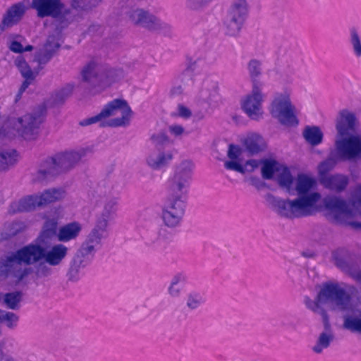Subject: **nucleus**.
<instances>
[{
	"label": "nucleus",
	"instance_id": "28",
	"mask_svg": "<svg viewBox=\"0 0 361 361\" xmlns=\"http://www.w3.org/2000/svg\"><path fill=\"white\" fill-rule=\"evenodd\" d=\"M334 259L336 265L338 268L347 272L357 281H361V270L357 265H355L350 262L346 260L343 257L338 254H334Z\"/></svg>",
	"mask_w": 361,
	"mask_h": 361
},
{
	"label": "nucleus",
	"instance_id": "56",
	"mask_svg": "<svg viewBox=\"0 0 361 361\" xmlns=\"http://www.w3.org/2000/svg\"><path fill=\"white\" fill-rule=\"evenodd\" d=\"M353 209L360 214H361V186L359 187L355 196L352 201Z\"/></svg>",
	"mask_w": 361,
	"mask_h": 361
},
{
	"label": "nucleus",
	"instance_id": "58",
	"mask_svg": "<svg viewBox=\"0 0 361 361\" xmlns=\"http://www.w3.org/2000/svg\"><path fill=\"white\" fill-rule=\"evenodd\" d=\"M168 293L172 298H179L181 294V288L179 287L178 286H176V285L170 283V285L168 288Z\"/></svg>",
	"mask_w": 361,
	"mask_h": 361
},
{
	"label": "nucleus",
	"instance_id": "6",
	"mask_svg": "<svg viewBox=\"0 0 361 361\" xmlns=\"http://www.w3.org/2000/svg\"><path fill=\"white\" fill-rule=\"evenodd\" d=\"M361 158V139L350 136L336 142V152H331L326 159L318 166L319 179L329 176L338 161H352Z\"/></svg>",
	"mask_w": 361,
	"mask_h": 361
},
{
	"label": "nucleus",
	"instance_id": "41",
	"mask_svg": "<svg viewBox=\"0 0 361 361\" xmlns=\"http://www.w3.org/2000/svg\"><path fill=\"white\" fill-rule=\"evenodd\" d=\"M150 140L154 147L159 151L172 143L171 139L164 130L153 133L150 137Z\"/></svg>",
	"mask_w": 361,
	"mask_h": 361
},
{
	"label": "nucleus",
	"instance_id": "1",
	"mask_svg": "<svg viewBox=\"0 0 361 361\" xmlns=\"http://www.w3.org/2000/svg\"><path fill=\"white\" fill-rule=\"evenodd\" d=\"M318 300L331 303L334 310L343 313L345 329L361 334V308L352 304L351 296L344 288L336 283H324L318 293Z\"/></svg>",
	"mask_w": 361,
	"mask_h": 361
},
{
	"label": "nucleus",
	"instance_id": "10",
	"mask_svg": "<svg viewBox=\"0 0 361 361\" xmlns=\"http://www.w3.org/2000/svg\"><path fill=\"white\" fill-rule=\"evenodd\" d=\"M187 197L168 193L161 209V219L165 226L176 228L180 226L186 207Z\"/></svg>",
	"mask_w": 361,
	"mask_h": 361
},
{
	"label": "nucleus",
	"instance_id": "33",
	"mask_svg": "<svg viewBox=\"0 0 361 361\" xmlns=\"http://www.w3.org/2000/svg\"><path fill=\"white\" fill-rule=\"evenodd\" d=\"M302 136L312 146H317L322 142L324 135L319 127L307 126L303 130Z\"/></svg>",
	"mask_w": 361,
	"mask_h": 361
},
{
	"label": "nucleus",
	"instance_id": "11",
	"mask_svg": "<svg viewBox=\"0 0 361 361\" xmlns=\"http://www.w3.org/2000/svg\"><path fill=\"white\" fill-rule=\"evenodd\" d=\"M194 164L191 161H183L169 180L168 193L187 197L188 188L192 179Z\"/></svg>",
	"mask_w": 361,
	"mask_h": 361
},
{
	"label": "nucleus",
	"instance_id": "52",
	"mask_svg": "<svg viewBox=\"0 0 361 361\" xmlns=\"http://www.w3.org/2000/svg\"><path fill=\"white\" fill-rule=\"evenodd\" d=\"M60 44L54 35H49L44 44V49L49 50L54 55L60 47Z\"/></svg>",
	"mask_w": 361,
	"mask_h": 361
},
{
	"label": "nucleus",
	"instance_id": "20",
	"mask_svg": "<svg viewBox=\"0 0 361 361\" xmlns=\"http://www.w3.org/2000/svg\"><path fill=\"white\" fill-rule=\"evenodd\" d=\"M34 267H25L23 269L18 270V275L13 278L15 281L18 283L30 274H34L36 279H45L51 276L54 274V269L51 265L47 262L46 259H42L33 265Z\"/></svg>",
	"mask_w": 361,
	"mask_h": 361
},
{
	"label": "nucleus",
	"instance_id": "37",
	"mask_svg": "<svg viewBox=\"0 0 361 361\" xmlns=\"http://www.w3.org/2000/svg\"><path fill=\"white\" fill-rule=\"evenodd\" d=\"M95 68L96 63L94 61H90L82 68L81 71L82 81L89 83L93 87H96L99 85V80Z\"/></svg>",
	"mask_w": 361,
	"mask_h": 361
},
{
	"label": "nucleus",
	"instance_id": "45",
	"mask_svg": "<svg viewBox=\"0 0 361 361\" xmlns=\"http://www.w3.org/2000/svg\"><path fill=\"white\" fill-rule=\"evenodd\" d=\"M73 85L67 84L52 96L53 103L56 105L63 104L69 97L73 90Z\"/></svg>",
	"mask_w": 361,
	"mask_h": 361
},
{
	"label": "nucleus",
	"instance_id": "55",
	"mask_svg": "<svg viewBox=\"0 0 361 361\" xmlns=\"http://www.w3.org/2000/svg\"><path fill=\"white\" fill-rule=\"evenodd\" d=\"M241 149L239 146L233 144L229 145L227 156L232 160H236L241 154Z\"/></svg>",
	"mask_w": 361,
	"mask_h": 361
},
{
	"label": "nucleus",
	"instance_id": "44",
	"mask_svg": "<svg viewBox=\"0 0 361 361\" xmlns=\"http://www.w3.org/2000/svg\"><path fill=\"white\" fill-rule=\"evenodd\" d=\"M205 302L202 295L197 291H191L187 295L186 306L190 310H195Z\"/></svg>",
	"mask_w": 361,
	"mask_h": 361
},
{
	"label": "nucleus",
	"instance_id": "30",
	"mask_svg": "<svg viewBox=\"0 0 361 361\" xmlns=\"http://www.w3.org/2000/svg\"><path fill=\"white\" fill-rule=\"evenodd\" d=\"M247 71L252 87H264V82L260 80L259 78L262 73V63L260 61L252 59L247 63Z\"/></svg>",
	"mask_w": 361,
	"mask_h": 361
},
{
	"label": "nucleus",
	"instance_id": "35",
	"mask_svg": "<svg viewBox=\"0 0 361 361\" xmlns=\"http://www.w3.org/2000/svg\"><path fill=\"white\" fill-rule=\"evenodd\" d=\"M38 207L37 197L30 196L20 200L18 203L11 205L10 212L12 213L29 212Z\"/></svg>",
	"mask_w": 361,
	"mask_h": 361
},
{
	"label": "nucleus",
	"instance_id": "54",
	"mask_svg": "<svg viewBox=\"0 0 361 361\" xmlns=\"http://www.w3.org/2000/svg\"><path fill=\"white\" fill-rule=\"evenodd\" d=\"M335 221L341 225L349 226L355 230L361 231V222L359 221H347L345 219H342L340 214L335 216Z\"/></svg>",
	"mask_w": 361,
	"mask_h": 361
},
{
	"label": "nucleus",
	"instance_id": "23",
	"mask_svg": "<svg viewBox=\"0 0 361 361\" xmlns=\"http://www.w3.org/2000/svg\"><path fill=\"white\" fill-rule=\"evenodd\" d=\"M356 121V116L354 113L350 112L347 109L341 111L336 125L338 135L343 137L348 135L349 131H354Z\"/></svg>",
	"mask_w": 361,
	"mask_h": 361
},
{
	"label": "nucleus",
	"instance_id": "13",
	"mask_svg": "<svg viewBox=\"0 0 361 361\" xmlns=\"http://www.w3.org/2000/svg\"><path fill=\"white\" fill-rule=\"evenodd\" d=\"M295 111V107L288 97L276 98L271 103L270 114L282 126L296 127L299 124V120Z\"/></svg>",
	"mask_w": 361,
	"mask_h": 361
},
{
	"label": "nucleus",
	"instance_id": "32",
	"mask_svg": "<svg viewBox=\"0 0 361 361\" xmlns=\"http://www.w3.org/2000/svg\"><path fill=\"white\" fill-rule=\"evenodd\" d=\"M173 155L171 152H160L157 156L151 154L147 158V164L154 170H159L167 166L172 160Z\"/></svg>",
	"mask_w": 361,
	"mask_h": 361
},
{
	"label": "nucleus",
	"instance_id": "39",
	"mask_svg": "<svg viewBox=\"0 0 361 361\" xmlns=\"http://www.w3.org/2000/svg\"><path fill=\"white\" fill-rule=\"evenodd\" d=\"M18 154L16 149L0 152V171H6L18 161Z\"/></svg>",
	"mask_w": 361,
	"mask_h": 361
},
{
	"label": "nucleus",
	"instance_id": "36",
	"mask_svg": "<svg viewBox=\"0 0 361 361\" xmlns=\"http://www.w3.org/2000/svg\"><path fill=\"white\" fill-rule=\"evenodd\" d=\"M64 191L61 189L52 188L45 190L40 196H37L38 207L58 201L63 197Z\"/></svg>",
	"mask_w": 361,
	"mask_h": 361
},
{
	"label": "nucleus",
	"instance_id": "29",
	"mask_svg": "<svg viewBox=\"0 0 361 361\" xmlns=\"http://www.w3.org/2000/svg\"><path fill=\"white\" fill-rule=\"evenodd\" d=\"M246 150L250 155L257 154L265 150L267 145L263 137L258 134L248 136L244 142Z\"/></svg>",
	"mask_w": 361,
	"mask_h": 361
},
{
	"label": "nucleus",
	"instance_id": "43",
	"mask_svg": "<svg viewBox=\"0 0 361 361\" xmlns=\"http://www.w3.org/2000/svg\"><path fill=\"white\" fill-rule=\"evenodd\" d=\"M349 43L351 45L352 51L357 58L361 57V36L355 27L350 30Z\"/></svg>",
	"mask_w": 361,
	"mask_h": 361
},
{
	"label": "nucleus",
	"instance_id": "38",
	"mask_svg": "<svg viewBox=\"0 0 361 361\" xmlns=\"http://www.w3.org/2000/svg\"><path fill=\"white\" fill-rule=\"evenodd\" d=\"M21 291H13L6 293L3 295V304L12 310H17L20 307V302L23 299Z\"/></svg>",
	"mask_w": 361,
	"mask_h": 361
},
{
	"label": "nucleus",
	"instance_id": "9",
	"mask_svg": "<svg viewBox=\"0 0 361 361\" xmlns=\"http://www.w3.org/2000/svg\"><path fill=\"white\" fill-rule=\"evenodd\" d=\"M247 13L248 6L246 0H234L223 21L225 35L229 37H237L242 29Z\"/></svg>",
	"mask_w": 361,
	"mask_h": 361
},
{
	"label": "nucleus",
	"instance_id": "8",
	"mask_svg": "<svg viewBox=\"0 0 361 361\" xmlns=\"http://www.w3.org/2000/svg\"><path fill=\"white\" fill-rule=\"evenodd\" d=\"M129 20L135 25L166 37H171L172 27L166 22L143 8L132 9L128 12Z\"/></svg>",
	"mask_w": 361,
	"mask_h": 361
},
{
	"label": "nucleus",
	"instance_id": "60",
	"mask_svg": "<svg viewBox=\"0 0 361 361\" xmlns=\"http://www.w3.org/2000/svg\"><path fill=\"white\" fill-rule=\"evenodd\" d=\"M178 116L181 118H188L191 116L190 110L182 104L178 106Z\"/></svg>",
	"mask_w": 361,
	"mask_h": 361
},
{
	"label": "nucleus",
	"instance_id": "57",
	"mask_svg": "<svg viewBox=\"0 0 361 361\" xmlns=\"http://www.w3.org/2000/svg\"><path fill=\"white\" fill-rule=\"evenodd\" d=\"M250 183L252 186L256 188L257 190H261L264 188L267 187V184L264 181L261 180L259 178L256 176L250 177Z\"/></svg>",
	"mask_w": 361,
	"mask_h": 361
},
{
	"label": "nucleus",
	"instance_id": "61",
	"mask_svg": "<svg viewBox=\"0 0 361 361\" xmlns=\"http://www.w3.org/2000/svg\"><path fill=\"white\" fill-rule=\"evenodd\" d=\"M187 280L186 276L183 273H178L171 279V284L178 286L180 283H184Z\"/></svg>",
	"mask_w": 361,
	"mask_h": 361
},
{
	"label": "nucleus",
	"instance_id": "18",
	"mask_svg": "<svg viewBox=\"0 0 361 361\" xmlns=\"http://www.w3.org/2000/svg\"><path fill=\"white\" fill-rule=\"evenodd\" d=\"M106 228L105 221H97L95 227L87 235V239L82 243L79 249L94 257L95 247L100 245L102 238L106 237Z\"/></svg>",
	"mask_w": 361,
	"mask_h": 361
},
{
	"label": "nucleus",
	"instance_id": "5",
	"mask_svg": "<svg viewBox=\"0 0 361 361\" xmlns=\"http://www.w3.org/2000/svg\"><path fill=\"white\" fill-rule=\"evenodd\" d=\"M86 149H80L78 151L59 153L47 158L37 171V180L39 181L49 180L69 171L86 155Z\"/></svg>",
	"mask_w": 361,
	"mask_h": 361
},
{
	"label": "nucleus",
	"instance_id": "40",
	"mask_svg": "<svg viewBox=\"0 0 361 361\" xmlns=\"http://www.w3.org/2000/svg\"><path fill=\"white\" fill-rule=\"evenodd\" d=\"M262 166L261 169L262 176L265 180H271L274 173L279 171V163L273 159L262 160Z\"/></svg>",
	"mask_w": 361,
	"mask_h": 361
},
{
	"label": "nucleus",
	"instance_id": "53",
	"mask_svg": "<svg viewBox=\"0 0 361 361\" xmlns=\"http://www.w3.org/2000/svg\"><path fill=\"white\" fill-rule=\"evenodd\" d=\"M224 167L228 170H233L240 173H245V168L235 160L226 161L224 163Z\"/></svg>",
	"mask_w": 361,
	"mask_h": 361
},
{
	"label": "nucleus",
	"instance_id": "27",
	"mask_svg": "<svg viewBox=\"0 0 361 361\" xmlns=\"http://www.w3.org/2000/svg\"><path fill=\"white\" fill-rule=\"evenodd\" d=\"M324 331L319 334L315 345L312 347V350L316 354L322 353L324 349L328 348L331 345V342L334 339L331 324L329 323V327L328 329H326L325 325H324Z\"/></svg>",
	"mask_w": 361,
	"mask_h": 361
},
{
	"label": "nucleus",
	"instance_id": "24",
	"mask_svg": "<svg viewBox=\"0 0 361 361\" xmlns=\"http://www.w3.org/2000/svg\"><path fill=\"white\" fill-rule=\"evenodd\" d=\"M320 183L325 188L339 193L345 190L349 183V178L345 175L336 173L322 177L320 178Z\"/></svg>",
	"mask_w": 361,
	"mask_h": 361
},
{
	"label": "nucleus",
	"instance_id": "49",
	"mask_svg": "<svg viewBox=\"0 0 361 361\" xmlns=\"http://www.w3.org/2000/svg\"><path fill=\"white\" fill-rule=\"evenodd\" d=\"M99 2V0H72L71 4L77 10L87 11L97 6Z\"/></svg>",
	"mask_w": 361,
	"mask_h": 361
},
{
	"label": "nucleus",
	"instance_id": "59",
	"mask_svg": "<svg viewBox=\"0 0 361 361\" xmlns=\"http://www.w3.org/2000/svg\"><path fill=\"white\" fill-rule=\"evenodd\" d=\"M169 132L176 137L180 136L185 132V129L180 125H172L169 127Z\"/></svg>",
	"mask_w": 361,
	"mask_h": 361
},
{
	"label": "nucleus",
	"instance_id": "26",
	"mask_svg": "<svg viewBox=\"0 0 361 361\" xmlns=\"http://www.w3.org/2000/svg\"><path fill=\"white\" fill-rule=\"evenodd\" d=\"M82 231L80 223L73 221L68 223L59 229L57 238L59 242L66 243L75 239Z\"/></svg>",
	"mask_w": 361,
	"mask_h": 361
},
{
	"label": "nucleus",
	"instance_id": "12",
	"mask_svg": "<svg viewBox=\"0 0 361 361\" xmlns=\"http://www.w3.org/2000/svg\"><path fill=\"white\" fill-rule=\"evenodd\" d=\"M46 112V106H39L35 111L18 118L14 128L24 139H34L38 134L39 126L44 121Z\"/></svg>",
	"mask_w": 361,
	"mask_h": 361
},
{
	"label": "nucleus",
	"instance_id": "48",
	"mask_svg": "<svg viewBox=\"0 0 361 361\" xmlns=\"http://www.w3.org/2000/svg\"><path fill=\"white\" fill-rule=\"evenodd\" d=\"M276 180L280 187L290 190L293 178L289 169L285 166L281 173L278 175Z\"/></svg>",
	"mask_w": 361,
	"mask_h": 361
},
{
	"label": "nucleus",
	"instance_id": "64",
	"mask_svg": "<svg viewBox=\"0 0 361 361\" xmlns=\"http://www.w3.org/2000/svg\"><path fill=\"white\" fill-rule=\"evenodd\" d=\"M245 166H250L251 169L249 171H254L255 169L258 167L259 162L255 159H250L246 161Z\"/></svg>",
	"mask_w": 361,
	"mask_h": 361
},
{
	"label": "nucleus",
	"instance_id": "19",
	"mask_svg": "<svg viewBox=\"0 0 361 361\" xmlns=\"http://www.w3.org/2000/svg\"><path fill=\"white\" fill-rule=\"evenodd\" d=\"M93 257L78 249L70 262L66 276L68 281L76 282L80 278L82 270L88 266Z\"/></svg>",
	"mask_w": 361,
	"mask_h": 361
},
{
	"label": "nucleus",
	"instance_id": "17",
	"mask_svg": "<svg viewBox=\"0 0 361 361\" xmlns=\"http://www.w3.org/2000/svg\"><path fill=\"white\" fill-rule=\"evenodd\" d=\"M262 88L252 87L251 93L246 96L242 104L243 111L253 120H259L262 114V102L264 97L262 92Z\"/></svg>",
	"mask_w": 361,
	"mask_h": 361
},
{
	"label": "nucleus",
	"instance_id": "15",
	"mask_svg": "<svg viewBox=\"0 0 361 361\" xmlns=\"http://www.w3.org/2000/svg\"><path fill=\"white\" fill-rule=\"evenodd\" d=\"M30 7L37 11V16L40 18L51 17L62 22L61 19L67 14L61 0H32Z\"/></svg>",
	"mask_w": 361,
	"mask_h": 361
},
{
	"label": "nucleus",
	"instance_id": "3",
	"mask_svg": "<svg viewBox=\"0 0 361 361\" xmlns=\"http://www.w3.org/2000/svg\"><path fill=\"white\" fill-rule=\"evenodd\" d=\"M132 115L133 111L125 99H115L108 102L97 115L83 119L79 124L87 126L100 122L102 128L126 126Z\"/></svg>",
	"mask_w": 361,
	"mask_h": 361
},
{
	"label": "nucleus",
	"instance_id": "62",
	"mask_svg": "<svg viewBox=\"0 0 361 361\" xmlns=\"http://www.w3.org/2000/svg\"><path fill=\"white\" fill-rule=\"evenodd\" d=\"M9 49L11 51L14 53L21 54L23 52V45L21 44L20 42L16 40L11 42L9 46Z\"/></svg>",
	"mask_w": 361,
	"mask_h": 361
},
{
	"label": "nucleus",
	"instance_id": "50",
	"mask_svg": "<svg viewBox=\"0 0 361 361\" xmlns=\"http://www.w3.org/2000/svg\"><path fill=\"white\" fill-rule=\"evenodd\" d=\"M214 0H185V7L193 11H203Z\"/></svg>",
	"mask_w": 361,
	"mask_h": 361
},
{
	"label": "nucleus",
	"instance_id": "22",
	"mask_svg": "<svg viewBox=\"0 0 361 361\" xmlns=\"http://www.w3.org/2000/svg\"><path fill=\"white\" fill-rule=\"evenodd\" d=\"M25 12V6L21 3H18L11 6L4 16L0 24V34L6 29L16 25L21 20Z\"/></svg>",
	"mask_w": 361,
	"mask_h": 361
},
{
	"label": "nucleus",
	"instance_id": "14",
	"mask_svg": "<svg viewBox=\"0 0 361 361\" xmlns=\"http://www.w3.org/2000/svg\"><path fill=\"white\" fill-rule=\"evenodd\" d=\"M317 186L316 180L305 173H299L296 178L295 191L298 197L304 200H310V205L307 207L314 213L317 211L316 204L321 198V195L317 192H312Z\"/></svg>",
	"mask_w": 361,
	"mask_h": 361
},
{
	"label": "nucleus",
	"instance_id": "42",
	"mask_svg": "<svg viewBox=\"0 0 361 361\" xmlns=\"http://www.w3.org/2000/svg\"><path fill=\"white\" fill-rule=\"evenodd\" d=\"M19 321V316L13 312L0 309V324H4L10 329H15Z\"/></svg>",
	"mask_w": 361,
	"mask_h": 361
},
{
	"label": "nucleus",
	"instance_id": "4",
	"mask_svg": "<svg viewBox=\"0 0 361 361\" xmlns=\"http://www.w3.org/2000/svg\"><path fill=\"white\" fill-rule=\"evenodd\" d=\"M132 115L133 111L125 99H115L108 102L97 115L83 119L79 124L87 126L100 122L102 128L126 126Z\"/></svg>",
	"mask_w": 361,
	"mask_h": 361
},
{
	"label": "nucleus",
	"instance_id": "51",
	"mask_svg": "<svg viewBox=\"0 0 361 361\" xmlns=\"http://www.w3.org/2000/svg\"><path fill=\"white\" fill-rule=\"evenodd\" d=\"M54 56V54L49 50L42 49L37 52L35 55V61L39 65L47 64Z\"/></svg>",
	"mask_w": 361,
	"mask_h": 361
},
{
	"label": "nucleus",
	"instance_id": "25",
	"mask_svg": "<svg viewBox=\"0 0 361 361\" xmlns=\"http://www.w3.org/2000/svg\"><path fill=\"white\" fill-rule=\"evenodd\" d=\"M68 249L63 244L53 245L49 250L45 248L44 259L52 267L60 265L68 255Z\"/></svg>",
	"mask_w": 361,
	"mask_h": 361
},
{
	"label": "nucleus",
	"instance_id": "2",
	"mask_svg": "<svg viewBox=\"0 0 361 361\" xmlns=\"http://www.w3.org/2000/svg\"><path fill=\"white\" fill-rule=\"evenodd\" d=\"M35 240L15 252H11L0 261V279H6L9 276L15 278L18 270L25 267H30L44 259L45 247Z\"/></svg>",
	"mask_w": 361,
	"mask_h": 361
},
{
	"label": "nucleus",
	"instance_id": "46",
	"mask_svg": "<svg viewBox=\"0 0 361 361\" xmlns=\"http://www.w3.org/2000/svg\"><path fill=\"white\" fill-rule=\"evenodd\" d=\"M15 64L18 67L22 76L27 80H34V73L23 56H18L15 60Z\"/></svg>",
	"mask_w": 361,
	"mask_h": 361
},
{
	"label": "nucleus",
	"instance_id": "7",
	"mask_svg": "<svg viewBox=\"0 0 361 361\" xmlns=\"http://www.w3.org/2000/svg\"><path fill=\"white\" fill-rule=\"evenodd\" d=\"M268 200L273 209L281 217L298 219L311 216L314 214L307 208L310 205V200L295 198L293 200L282 199L272 195H268Z\"/></svg>",
	"mask_w": 361,
	"mask_h": 361
},
{
	"label": "nucleus",
	"instance_id": "16",
	"mask_svg": "<svg viewBox=\"0 0 361 361\" xmlns=\"http://www.w3.org/2000/svg\"><path fill=\"white\" fill-rule=\"evenodd\" d=\"M158 218L157 213L151 208L145 209L140 215V226L145 228L147 232V238L151 244L157 243L159 240H166L168 238L167 231L164 228L159 226L156 232V236H154L150 230L151 226L157 221Z\"/></svg>",
	"mask_w": 361,
	"mask_h": 361
},
{
	"label": "nucleus",
	"instance_id": "47",
	"mask_svg": "<svg viewBox=\"0 0 361 361\" xmlns=\"http://www.w3.org/2000/svg\"><path fill=\"white\" fill-rule=\"evenodd\" d=\"M116 204L117 202L116 200H109L104 205L101 217L97 220L105 221L106 227H107L108 221L113 218V216L116 211Z\"/></svg>",
	"mask_w": 361,
	"mask_h": 361
},
{
	"label": "nucleus",
	"instance_id": "31",
	"mask_svg": "<svg viewBox=\"0 0 361 361\" xmlns=\"http://www.w3.org/2000/svg\"><path fill=\"white\" fill-rule=\"evenodd\" d=\"M304 302L306 307L314 313L318 314L322 316L324 325L326 329L329 327V318L326 310L322 307L324 304L322 301L318 300V294L317 295L314 300H311L309 297L306 296L304 299Z\"/></svg>",
	"mask_w": 361,
	"mask_h": 361
},
{
	"label": "nucleus",
	"instance_id": "21",
	"mask_svg": "<svg viewBox=\"0 0 361 361\" xmlns=\"http://www.w3.org/2000/svg\"><path fill=\"white\" fill-rule=\"evenodd\" d=\"M325 208L334 213V219L336 214H340L342 219L344 217H353L355 214L353 210L350 209L346 201L336 196H327L324 200Z\"/></svg>",
	"mask_w": 361,
	"mask_h": 361
},
{
	"label": "nucleus",
	"instance_id": "63",
	"mask_svg": "<svg viewBox=\"0 0 361 361\" xmlns=\"http://www.w3.org/2000/svg\"><path fill=\"white\" fill-rule=\"evenodd\" d=\"M184 88L181 85H177L172 87L170 91V96L173 97H178L183 93Z\"/></svg>",
	"mask_w": 361,
	"mask_h": 361
},
{
	"label": "nucleus",
	"instance_id": "34",
	"mask_svg": "<svg viewBox=\"0 0 361 361\" xmlns=\"http://www.w3.org/2000/svg\"><path fill=\"white\" fill-rule=\"evenodd\" d=\"M57 221L54 219H47L43 226L39 235L37 238L39 243H44L47 240H51L54 236H57Z\"/></svg>",
	"mask_w": 361,
	"mask_h": 361
}]
</instances>
